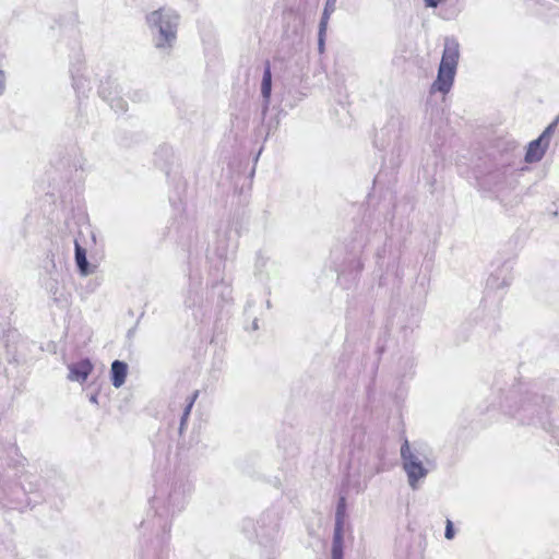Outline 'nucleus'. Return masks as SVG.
<instances>
[{
    "mask_svg": "<svg viewBox=\"0 0 559 559\" xmlns=\"http://www.w3.org/2000/svg\"><path fill=\"white\" fill-rule=\"evenodd\" d=\"M155 47L163 51L173 48L177 38L179 15L170 9H159L146 16Z\"/></svg>",
    "mask_w": 559,
    "mask_h": 559,
    "instance_id": "obj_1",
    "label": "nucleus"
},
{
    "mask_svg": "<svg viewBox=\"0 0 559 559\" xmlns=\"http://www.w3.org/2000/svg\"><path fill=\"white\" fill-rule=\"evenodd\" d=\"M460 59V45L453 38H447L442 52L441 62L438 69L437 79L431 85V93L447 94L450 92Z\"/></svg>",
    "mask_w": 559,
    "mask_h": 559,
    "instance_id": "obj_2",
    "label": "nucleus"
},
{
    "mask_svg": "<svg viewBox=\"0 0 559 559\" xmlns=\"http://www.w3.org/2000/svg\"><path fill=\"white\" fill-rule=\"evenodd\" d=\"M401 457L408 485L412 489H417L419 481L426 478L429 473L424 463V454L416 447H411L409 442L405 440L401 447Z\"/></svg>",
    "mask_w": 559,
    "mask_h": 559,
    "instance_id": "obj_3",
    "label": "nucleus"
},
{
    "mask_svg": "<svg viewBox=\"0 0 559 559\" xmlns=\"http://www.w3.org/2000/svg\"><path fill=\"white\" fill-rule=\"evenodd\" d=\"M557 123L558 119L551 122L536 140L530 142L525 154L526 163H536L544 157L549 146L550 139L555 133Z\"/></svg>",
    "mask_w": 559,
    "mask_h": 559,
    "instance_id": "obj_4",
    "label": "nucleus"
},
{
    "mask_svg": "<svg viewBox=\"0 0 559 559\" xmlns=\"http://www.w3.org/2000/svg\"><path fill=\"white\" fill-rule=\"evenodd\" d=\"M93 366L88 360H82L69 367V379L72 381L84 382L92 372Z\"/></svg>",
    "mask_w": 559,
    "mask_h": 559,
    "instance_id": "obj_5",
    "label": "nucleus"
},
{
    "mask_svg": "<svg viewBox=\"0 0 559 559\" xmlns=\"http://www.w3.org/2000/svg\"><path fill=\"white\" fill-rule=\"evenodd\" d=\"M127 371H128V366L126 362L120 361V360H115L111 364L110 374H111V382L115 388L118 389L123 385L126 378H127Z\"/></svg>",
    "mask_w": 559,
    "mask_h": 559,
    "instance_id": "obj_6",
    "label": "nucleus"
},
{
    "mask_svg": "<svg viewBox=\"0 0 559 559\" xmlns=\"http://www.w3.org/2000/svg\"><path fill=\"white\" fill-rule=\"evenodd\" d=\"M272 91V73L269 62L264 69L263 79L261 83V93L265 104V107L269 106Z\"/></svg>",
    "mask_w": 559,
    "mask_h": 559,
    "instance_id": "obj_7",
    "label": "nucleus"
},
{
    "mask_svg": "<svg viewBox=\"0 0 559 559\" xmlns=\"http://www.w3.org/2000/svg\"><path fill=\"white\" fill-rule=\"evenodd\" d=\"M75 262L83 276H86L92 272L88 267L86 251L78 242H75Z\"/></svg>",
    "mask_w": 559,
    "mask_h": 559,
    "instance_id": "obj_8",
    "label": "nucleus"
},
{
    "mask_svg": "<svg viewBox=\"0 0 559 559\" xmlns=\"http://www.w3.org/2000/svg\"><path fill=\"white\" fill-rule=\"evenodd\" d=\"M332 557H343V527L340 526L334 527Z\"/></svg>",
    "mask_w": 559,
    "mask_h": 559,
    "instance_id": "obj_9",
    "label": "nucleus"
},
{
    "mask_svg": "<svg viewBox=\"0 0 559 559\" xmlns=\"http://www.w3.org/2000/svg\"><path fill=\"white\" fill-rule=\"evenodd\" d=\"M344 518H345V499L341 498L335 514V526L343 527L344 526Z\"/></svg>",
    "mask_w": 559,
    "mask_h": 559,
    "instance_id": "obj_10",
    "label": "nucleus"
},
{
    "mask_svg": "<svg viewBox=\"0 0 559 559\" xmlns=\"http://www.w3.org/2000/svg\"><path fill=\"white\" fill-rule=\"evenodd\" d=\"M330 16V13H322V17L319 25V34H325Z\"/></svg>",
    "mask_w": 559,
    "mask_h": 559,
    "instance_id": "obj_11",
    "label": "nucleus"
},
{
    "mask_svg": "<svg viewBox=\"0 0 559 559\" xmlns=\"http://www.w3.org/2000/svg\"><path fill=\"white\" fill-rule=\"evenodd\" d=\"M444 536L447 539H452L454 537L453 524L450 520L447 521Z\"/></svg>",
    "mask_w": 559,
    "mask_h": 559,
    "instance_id": "obj_12",
    "label": "nucleus"
},
{
    "mask_svg": "<svg viewBox=\"0 0 559 559\" xmlns=\"http://www.w3.org/2000/svg\"><path fill=\"white\" fill-rule=\"evenodd\" d=\"M335 3H336V0H328L323 12L332 14L335 10Z\"/></svg>",
    "mask_w": 559,
    "mask_h": 559,
    "instance_id": "obj_13",
    "label": "nucleus"
},
{
    "mask_svg": "<svg viewBox=\"0 0 559 559\" xmlns=\"http://www.w3.org/2000/svg\"><path fill=\"white\" fill-rule=\"evenodd\" d=\"M444 0H425V5L427 8H437Z\"/></svg>",
    "mask_w": 559,
    "mask_h": 559,
    "instance_id": "obj_14",
    "label": "nucleus"
},
{
    "mask_svg": "<svg viewBox=\"0 0 559 559\" xmlns=\"http://www.w3.org/2000/svg\"><path fill=\"white\" fill-rule=\"evenodd\" d=\"M5 88V75L2 71H0V94L3 93Z\"/></svg>",
    "mask_w": 559,
    "mask_h": 559,
    "instance_id": "obj_15",
    "label": "nucleus"
},
{
    "mask_svg": "<svg viewBox=\"0 0 559 559\" xmlns=\"http://www.w3.org/2000/svg\"><path fill=\"white\" fill-rule=\"evenodd\" d=\"M324 37L325 34H319V51L322 52L324 50Z\"/></svg>",
    "mask_w": 559,
    "mask_h": 559,
    "instance_id": "obj_16",
    "label": "nucleus"
},
{
    "mask_svg": "<svg viewBox=\"0 0 559 559\" xmlns=\"http://www.w3.org/2000/svg\"><path fill=\"white\" fill-rule=\"evenodd\" d=\"M198 396H199V391L197 390V391H194V392L192 393V395L189 397V402H188V403H191V405H193V404H194V402H195V400L198 399Z\"/></svg>",
    "mask_w": 559,
    "mask_h": 559,
    "instance_id": "obj_17",
    "label": "nucleus"
},
{
    "mask_svg": "<svg viewBox=\"0 0 559 559\" xmlns=\"http://www.w3.org/2000/svg\"><path fill=\"white\" fill-rule=\"evenodd\" d=\"M193 405H191V403H188L185 411H183V414H186V417H189L190 416V413H191V409H192Z\"/></svg>",
    "mask_w": 559,
    "mask_h": 559,
    "instance_id": "obj_18",
    "label": "nucleus"
},
{
    "mask_svg": "<svg viewBox=\"0 0 559 559\" xmlns=\"http://www.w3.org/2000/svg\"><path fill=\"white\" fill-rule=\"evenodd\" d=\"M189 417H186V414H182L181 421H180V429H183V427L187 424Z\"/></svg>",
    "mask_w": 559,
    "mask_h": 559,
    "instance_id": "obj_19",
    "label": "nucleus"
},
{
    "mask_svg": "<svg viewBox=\"0 0 559 559\" xmlns=\"http://www.w3.org/2000/svg\"><path fill=\"white\" fill-rule=\"evenodd\" d=\"M90 401H91L92 403H94V404H97V396H96V395H92V396L90 397Z\"/></svg>",
    "mask_w": 559,
    "mask_h": 559,
    "instance_id": "obj_20",
    "label": "nucleus"
},
{
    "mask_svg": "<svg viewBox=\"0 0 559 559\" xmlns=\"http://www.w3.org/2000/svg\"><path fill=\"white\" fill-rule=\"evenodd\" d=\"M332 559H343V557H332Z\"/></svg>",
    "mask_w": 559,
    "mask_h": 559,
    "instance_id": "obj_21",
    "label": "nucleus"
}]
</instances>
